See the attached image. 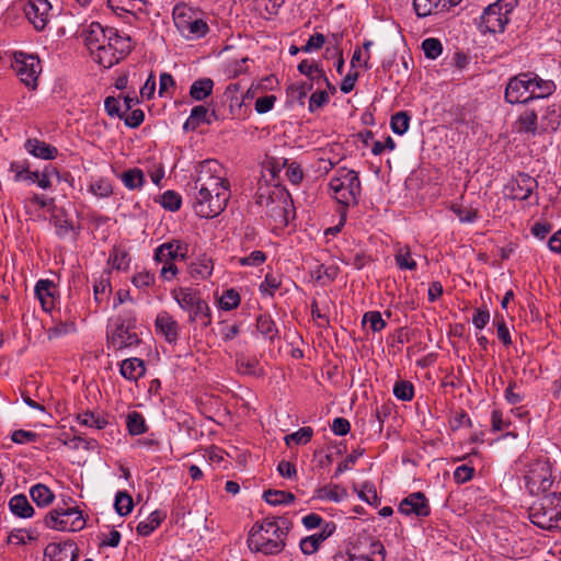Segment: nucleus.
Wrapping results in <instances>:
<instances>
[{"label":"nucleus","mask_w":561,"mask_h":561,"mask_svg":"<svg viewBox=\"0 0 561 561\" xmlns=\"http://www.w3.org/2000/svg\"><path fill=\"white\" fill-rule=\"evenodd\" d=\"M256 203L274 220L280 224L287 222L288 208L291 204L290 195L287 191L277 186L260 187L256 194Z\"/></svg>","instance_id":"obj_4"},{"label":"nucleus","mask_w":561,"mask_h":561,"mask_svg":"<svg viewBox=\"0 0 561 561\" xmlns=\"http://www.w3.org/2000/svg\"><path fill=\"white\" fill-rule=\"evenodd\" d=\"M237 369L242 375L248 376H259L261 375V369L259 365V360L256 358H249L245 356H240L237 358Z\"/></svg>","instance_id":"obj_42"},{"label":"nucleus","mask_w":561,"mask_h":561,"mask_svg":"<svg viewBox=\"0 0 561 561\" xmlns=\"http://www.w3.org/2000/svg\"><path fill=\"white\" fill-rule=\"evenodd\" d=\"M312 436V427L305 426L291 434L286 435L284 440L287 446H290L291 443H295L296 445H306L311 440Z\"/></svg>","instance_id":"obj_45"},{"label":"nucleus","mask_w":561,"mask_h":561,"mask_svg":"<svg viewBox=\"0 0 561 561\" xmlns=\"http://www.w3.org/2000/svg\"><path fill=\"white\" fill-rule=\"evenodd\" d=\"M131 282L137 288L146 289L153 285L154 275L147 271L139 272L133 277Z\"/></svg>","instance_id":"obj_62"},{"label":"nucleus","mask_w":561,"mask_h":561,"mask_svg":"<svg viewBox=\"0 0 561 561\" xmlns=\"http://www.w3.org/2000/svg\"><path fill=\"white\" fill-rule=\"evenodd\" d=\"M346 492L343 489H340L339 485L333 486H323L318 490V497L321 500L340 502Z\"/></svg>","instance_id":"obj_55"},{"label":"nucleus","mask_w":561,"mask_h":561,"mask_svg":"<svg viewBox=\"0 0 561 561\" xmlns=\"http://www.w3.org/2000/svg\"><path fill=\"white\" fill-rule=\"evenodd\" d=\"M21 8L36 31L42 32L46 28L53 15L48 0H27L21 3Z\"/></svg>","instance_id":"obj_13"},{"label":"nucleus","mask_w":561,"mask_h":561,"mask_svg":"<svg viewBox=\"0 0 561 561\" xmlns=\"http://www.w3.org/2000/svg\"><path fill=\"white\" fill-rule=\"evenodd\" d=\"M256 328L265 337L273 340L277 334L275 322L268 314H260L256 318Z\"/></svg>","instance_id":"obj_49"},{"label":"nucleus","mask_w":561,"mask_h":561,"mask_svg":"<svg viewBox=\"0 0 561 561\" xmlns=\"http://www.w3.org/2000/svg\"><path fill=\"white\" fill-rule=\"evenodd\" d=\"M129 255L128 252L121 248V247H114L108 255V264L115 270H127L129 266Z\"/></svg>","instance_id":"obj_38"},{"label":"nucleus","mask_w":561,"mask_h":561,"mask_svg":"<svg viewBox=\"0 0 561 561\" xmlns=\"http://www.w3.org/2000/svg\"><path fill=\"white\" fill-rule=\"evenodd\" d=\"M121 375L130 381H137L146 373L145 362L137 357L126 358L119 368Z\"/></svg>","instance_id":"obj_28"},{"label":"nucleus","mask_w":561,"mask_h":561,"mask_svg":"<svg viewBox=\"0 0 561 561\" xmlns=\"http://www.w3.org/2000/svg\"><path fill=\"white\" fill-rule=\"evenodd\" d=\"M515 128L518 134H525L531 137L540 135L538 112L535 108H526L523 111L515 123Z\"/></svg>","instance_id":"obj_23"},{"label":"nucleus","mask_w":561,"mask_h":561,"mask_svg":"<svg viewBox=\"0 0 561 561\" xmlns=\"http://www.w3.org/2000/svg\"><path fill=\"white\" fill-rule=\"evenodd\" d=\"M175 81L173 77L168 72H162L159 78V95L160 96H172L174 90Z\"/></svg>","instance_id":"obj_57"},{"label":"nucleus","mask_w":561,"mask_h":561,"mask_svg":"<svg viewBox=\"0 0 561 561\" xmlns=\"http://www.w3.org/2000/svg\"><path fill=\"white\" fill-rule=\"evenodd\" d=\"M392 391L393 396L401 401H411L414 398V386L409 380H397Z\"/></svg>","instance_id":"obj_44"},{"label":"nucleus","mask_w":561,"mask_h":561,"mask_svg":"<svg viewBox=\"0 0 561 561\" xmlns=\"http://www.w3.org/2000/svg\"><path fill=\"white\" fill-rule=\"evenodd\" d=\"M461 0H413V7L419 18H426L448 11Z\"/></svg>","instance_id":"obj_20"},{"label":"nucleus","mask_w":561,"mask_h":561,"mask_svg":"<svg viewBox=\"0 0 561 561\" xmlns=\"http://www.w3.org/2000/svg\"><path fill=\"white\" fill-rule=\"evenodd\" d=\"M115 510L118 515L126 516L133 510V499L127 492H117L114 503Z\"/></svg>","instance_id":"obj_51"},{"label":"nucleus","mask_w":561,"mask_h":561,"mask_svg":"<svg viewBox=\"0 0 561 561\" xmlns=\"http://www.w3.org/2000/svg\"><path fill=\"white\" fill-rule=\"evenodd\" d=\"M329 102V94L327 91H316L309 99V111L316 112Z\"/></svg>","instance_id":"obj_60"},{"label":"nucleus","mask_w":561,"mask_h":561,"mask_svg":"<svg viewBox=\"0 0 561 561\" xmlns=\"http://www.w3.org/2000/svg\"><path fill=\"white\" fill-rule=\"evenodd\" d=\"M54 283L49 279H39L35 285V296L42 304V307L47 310L53 307L54 304Z\"/></svg>","instance_id":"obj_32"},{"label":"nucleus","mask_w":561,"mask_h":561,"mask_svg":"<svg viewBox=\"0 0 561 561\" xmlns=\"http://www.w3.org/2000/svg\"><path fill=\"white\" fill-rule=\"evenodd\" d=\"M214 89V81L210 78H202L193 82L190 88V95L195 101H203L209 96Z\"/></svg>","instance_id":"obj_35"},{"label":"nucleus","mask_w":561,"mask_h":561,"mask_svg":"<svg viewBox=\"0 0 561 561\" xmlns=\"http://www.w3.org/2000/svg\"><path fill=\"white\" fill-rule=\"evenodd\" d=\"M336 526L334 523H327L319 534L306 537L300 540V549L305 554H312L318 549L321 542L329 538L335 530Z\"/></svg>","instance_id":"obj_24"},{"label":"nucleus","mask_w":561,"mask_h":561,"mask_svg":"<svg viewBox=\"0 0 561 561\" xmlns=\"http://www.w3.org/2000/svg\"><path fill=\"white\" fill-rule=\"evenodd\" d=\"M179 8L174 10V23L183 36L190 39L204 37L208 32L207 23L202 19H191L185 13H178Z\"/></svg>","instance_id":"obj_15"},{"label":"nucleus","mask_w":561,"mask_h":561,"mask_svg":"<svg viewBox=\"0 0 561 561\" xmlns=\"http://www.w3.org/2000/svg\"><path fill=\"white\" fill-rule=\"evenodd\" d=\"M410 126V116L407 112L401 111L391 116L390 127L397 135H404Z\"/></svg>","instance_id":"obj_48"},{"label":"nucleus","mask_w":561,"mask_h":561,"mask_svg":"<svg viewBox=\"0 0 561 561\" xmlns=\"http://www.w3.org/2000/svg\"><path fill=\"white\" fill-rule=\"evenodd\" d=\"M474 473V468L468 465H461L457 467L454 471V480L457 483H466L472 479Z\"/></svg>","instance_id":"obj_64"},{"label":"nucleus","mask_w":561,"mask_h":561,"mask_svg":"<svg viewBox=\"0 0 561 561\" xmlns=\"http://www.w3.org/2000/svg\"><path fill=\"white\" fill-rule=\"evenodd\" d=\"M194 190L193 208L197 216L214 218L225 210L230 188L224 168L217 160L208 159L198 164Z\"/></svg>","instance_id":"obj_1"},{"label":"nucleus","mask_w":561,"mask_h":561,"mask_svg":"<svg viewBox=\"0 0 561 561\" xmlns=\"http://www.w3.org/2000/svg\"><path fill=\"white\" fill-rule=\"evenodd\" d=\"M538 182L527 173H518L504 187V194L512 199L526 201L537 190Z\"/></svg>","instance_id":"obj_14"},{"label":"nucleus","mask_w":561,"mask_h":561,"mask_svg":"<svg viewBox=\"0 0 561 561\" xmlns=\"http://www.w3.org/2000/svg\"><path fill=\"white\" fill-rule=\"evenodd\" d=\"M276 102V96L273 94L257 98L254 104V108L259 114H265L270 112Z\"/></svg>","instance_id":"obj_61"},{"label":"nucleus","mask_w":561,"mask_h":561,"mask_svg":"<svg viewBox=\"0 0 561 561\" xmlns=\"http://www.w3.org/2000/svg\"><path fill=\"white\" fill-rule=\"evenodd\" d=\"M9 510L14 516L19 518H30L35 513L27 497L23 494H18L10 499Z\"/></svg>","instance_id":"obj_30"},{"label":"nucleus","mask_w":561,"mask_h":561,"mask_svg":"<svg viewBox=\"0 0 561 561\" xmlns=\"http://www.w3.org/2000/svg\"><path fill=\"white\" fill-rule=\"evenodd\" d=\"M121 180L128 190H137L144 185L145 175L140 169L134 168L123 172Z\"/></svg>","instance_id":"obj_37"},{"label":"nucleus","mask_w":561,"mask_h":561,"mask_svg":"<svg viewBox=\"0 0 561 561\" xmlns=\"http://www.w3.org/2000/svg\"><path fill=\"white\" fill-rule=\"evenodd\" d=\"M164 518L165 514L163 512L158 510L151 512L145 520L139 522L137 525V534L144 537L151 535Z\"/></svg>","instance_id":"obj_33"},{"label":"nucleus","mask_w":561,"mask_h":561,"mask_svg":"<svg viewBox=\"0 0 561 561\" xmlns=\"http://www.w3.org/2000/svg\"><path fill=\"white\" fill-rule=\"evenodd\" d=\"M44 556L47 561H77L79 550L72 541L49 543L45 548Z\"/></svg>","instance_id":"obj_19"},{"label":"nucleus","mask_w":561,"mask_h":561,"mask_svg":"<svg viewBox=\"0 0 561 561\" xmlns=\"http://www.w3.org/2000/svg\"><path fill=\"white\" fill-rule=\"evenodd\" d=\"M160 204L167 210L176 211L181 207L182 198L174 191H165L160 197Z\"/></svg>","instance_id":"obj_53"},{"label":"nucleus","mask_w":561,"mask_h":561,"mask_svg":"<svg viewBox=\"0 0 561 561\" xmlns=\"http://www.w3.org/2000/svg\"><path fill=\"white\" fill-rule=\"evenodd\" d=\"M46 527L60 531H78L84 525L82 512L78 507H57L45 515Z\"/></svg>","instance_id":"obj_11"},{"label":"nucleus","mask_w":561,"mask_h":561,"mask_svg":"<svg viewBox=\"0 0 561 561\" xmlns=\"http://www.w3.org/2000/svg\"><path fill=\"white\" fill-rule=\"evenodd\" d=\"M10 58V67L27 89L34 91L38 87V77L42 72V64L38 56L24 51H7Z\"/></svg>","instance_id":"obj_5"},{"label":"nucleus","mask_w":561,"mask_h":561,"mask_svg":"<svg viewBox=\"0 0 561 561\" xmlns=\"http://www.w3.org/2000/svg\"><path fill=\"white\" fill-rule=\"evenodd\" d=\"M534 72H522L511 78L506 84L504 98L511 104L526 103L534 100Z\"/></svg>","instance_id":"obj_12"},{"label":"nucleus","mask_w":561,"mask_h":561,"mask_svg":"<svg viewBox=\"0 0 561 561\" xmlns=\"http://www.w3.org/2000/svg\"><path fill=\"white\" fill-rule=\"evenodd\" d=\"M126 426L130 435H140L147 431L144 416L135 411L127 415Z\"/></svg>","instance_id":"obj_47"},{"label":"nucleus","mask_w":561,"mask_h":561,"mask_svg":"<svg viewBox=\"0 0 561 561\" xmlns=\"http://www.w3.org/2000/svg\"><path fill=\"white\" fill-rule=\"evenodd\" d=\"M25 149L32 156L45 160H53L58 154V150L56 147L46 144L45 141L38 140L36 138L26 140Z\"/></svg>","instance_id":"obj_27"},{"label":"nucleus","mask_w":561,"mask_h":561,"mask_svg":"<svg viewBox=\"0 0 561 561\" xmlns=\"http://www.w3.org/2000/svg\"><path fill=\"white\" fill-rule=\"evenodd\" d=\"M214 270V263L207 255H201L196 257L190 265V274L194 278L206 279L208 278Z\"/></svg>","instance_id":"obj_31"},{"label":"nucleus","mask_w":561,"mask_h":561,"mask_svg":"<svg viewBox=\"0 0 561 561\" xmlns=\"http://www.w3.org/2000/svg\"><path fill=\"white\" fill-rule=\"evenodd\" d=\"M89 192L96 197L106 198L113 194V186L108 179L100 178L90 183Z\"/></svg>","instance_id":"obj_43"},{"label":"nucleus","mask_w":561,"mask_h":561,"mask_svg":"<svg viewBox=\"0 0 561 561\" xmlns=\"http://www.w3.org/2000/svg\"><path fill=\"white\" fill-rule=\"evenodd\" d=\"M110 27H103L100 23H92L90 26L89 34L87 36V44L95 60V54L98 46L105 45Z\"/></svg>","instance_id":"obj_29"},{"label":"nucleus","mask_w":561,"mask_h":561,"mask_svg":"<svg viewBox=\"0 0 561 561\" xmlns=\"http://www.w3.org/2000/svg\"><path fill=\"white\" fill-rule=\"evenodd\" d=\"M154 325L157 333L162 335L168 343H176L180 325L168 311H161L157 314Z\"/></svg>","instance_id":"obj_21"},{"label":"nucleus","mask_w":561,"mask_h":561,"mask_svg":"<svg viewBox=\"0 0 561 561\" xmlns=\"http://www.w3.org/2000/svg\"><path fill=\"white\" fill-rule=\"evenodd\" d=\"M528 515L530 522L541 529L561 527V492L542 494L530 505Z\"/></svg>","instance_id":"obj_3"},{"label":"nucleus","mask_w":561,"mask_h":561,"mask_svg":"<svg viewBox=\"0 0 561 561\" xmlns=\"http://www.w3.org/2000/svg\"><path fill=\"white\" fill-rule=\"evenodd\" d=\"M516 4L517 0H497L489 4L480 16L479 30L484 34L503 33Z\"/></svg>","instance_id":"obj_6"},{"label":"nucleus","mask_w":561,"mask_h":561,"mask_svg":"<svg viewBox=\"0 0 561 561\" xmlns=\"http://www.w3.org/2000/svg\"><path fill=\"white\" fill-rule=\"evenodd\" d=\"M240 304V295L234 289H228L224 291L222 296L219 299V307L222 310H232L236 309Z\"/></svg>","instance_id":"obj_54"},{"label":"nucleus","mask_w":561,"mask_h":561,"mask_svg":"<svg viewBox=\"0 0 561 561\" xmlns=\"http://www.w3.org/2000/svg\"><path fill=\"white\" fill-rule=\"evenodd\" d=\"M280 287V280L273 274H266L264 280L260 285L263 294L273 295Z\"/></svg>","instance_id":"obj_63"},{"label":"nucleus","mask_w":561,"mask_h":561,"mask_svg":"<svg viewBox=\"0 0 561 561\" xmlns=\"http://www.w3.org/2000/svg\"><path fill=\"white\" fill-rule=\"evenodd\" d=\"M125 122V125L130 128H137L140 126L145 119V113L140 108L130 110V113L124 112V117L122 118Z\"/></svg>","instance_id":"obj_59"},{"label":"nucleus","mask_w":561,"mask_h":561,"mask_svg":"<svg viewBox=\"0 0 561 561\" xmlns=\"http://www.w3.org/2000/svg\"><path fill=\"white\" fill-rule=\"evenodd\" d=\"M298 70L304 76L308 77L311 81L319 84L320 82H324L328 89L332 92H335V87L329 81L325 72L320 67L318 62L309 61L308 59L302 60L298 65Z\"/></svg>","instance_id":"obj_25"},{"label":"nucleus","mask_w":561,"mask_h":561,"mask_svg":"<svg viewBox=\"0 0 561 561\" xmlns=\"http://www.w3.org/2000/svg\"><path fill=\"white\" fill-rule=\"evenodd\" d=\"M364 323H369L374 332H379L386 327V321L382 319L379 311H368L363 317Z\"/></svg>","instance_id":"obj_56"},{"label":"nucleus","mask_w":561,"mask_h":561,"mask_svg":"<svg viewBox=\"0 0 561 561\" xmlns=\"http://www.w3.org/2000/svg\"><path fill=\"white\" fill-rule=\"evenodd\" d=\"M451 210L458 216L460 222L472 224L478 218V210L473 208H463L461 206L454 205Z\"/></svg>","instance_id":"obj_58"},{"label":"nucleus","mask_w":561,"mask_h":561,"mask_svg":"<svg viewBox=\"0 0 561 561\" xmlns=\"http://www.w3.org/2000/svg\"><path fill=\"white\" fill-rule=\"evenodd\" d=\"M534 88V99H545L556 91V84L552 80L541 79L535 73V80H531Z\"/></svg>","instance_id":"obj_39"},{"label":"nucleus","mask_w":561,"mask_h":561,"mask_svg":"<svg viewBox=\"0 0 561 561\" xmlns=\"http://www.w3.org/2000/svg\"><path fill=\"white\" fill-rule=\"evenodd\" d=\"M30 495L32 500L42 507L48 506L55 497L53 491L42 483L33 485L30 490Z\"/></svg>","instance_id":"obj_36"},{"label":"nucleus","mask_w":561,"mask_h":561,"mask_svg":"<svg viewBox=\"0 0 561 561\" xmlns=\"http://www.w3.org/2000/svg\"><path fill=\"white\" fill-rule=\"evenodd\" d=\"M398 511L405 516L426 517L431 514V507L427 497L423 492H413L404 497L398 507Z\"/></svg>","instance_id":"obj_17"},{"label":"nucleus","mask_w":561,"mask_h":561,"mask_svg":"<svg viewBox=\"0 0 561 561\" xmlns=\"http://www.w3.org/2000/svg\"><path fill=\"white\" fill-rule=\"evenodd\" d=\"M538 112L540 114L539 126L541 134L546 131H554L558 129L561 115L554 104L541 107Z\"/></svg>","instance_id":"obj_26"},{"label":"nucleus","mask_w":561,"mask_h":561,"mask_svg":"<svg viewBox=\"0 0 561 561\" xmlns=\"http://www.w3.org/2000/svg\"><path fill=\"white\" fill-rule=\"evenodd\" d=\"M140 342L137 333L130 331V325L124 322L116 325L115 330L108 337V343L114 350H122L138 345Z\"/></svg>","instance_id":"obj_22"},{"label":"nucleus","mask_w":561,"mask_h":561,"mask_svg":"<svg viewBox=\"0 0 561 561\" xmlns=\"http://www.w3.org/2000/svg\"><path fill=\"white\" fill-rule=\"evenodd\" d=\"M77 420L80 424L84 426H89L96 430H102L106 426L107 421L104 416L100 414H95L93 412L87 411L77 416Z\"/></svg>","instance_id":"obj_46"},{"label":"nucleus","mask_w":561,"mask_h":561,"mask_svg":"<svg viewBox=\"0 0 561 561\" xmlns=\"http://www.w3.org/2000/svg\"><path fill=\"white\" fill-rule=\"evenodd\" d=\"M188 244L173 239L160 244L154 251V260L160 263L184 261L187 257Z\"/></svg>","instance_id":"obj_18"},{"label":"nucleus","mask_w":561,"mask_h":561,"mask_svg":"<svg viewBox=\"0 0 561 561\" xmlns=\"http://www.w3.org/2000/svg\"><path fill=\"white\" fill-rule=\"evenodd\" d=\"M312 89V83L301 82L295 83L287 88V96L295 102L304 104V101L309 91Z\"/></svg>","instance_id":"obj_50"},{"label":"nucleus","mask_w":561,"mask_h":561,"mask_svg":"<svg viewBox=\"0 0 561 561\" xmlns=\"http://www.w3.org/2000/svg\"><path fill=\"white\" fill-rule=\"evenodd\" d=\"M394 261L400 270L415 271L417 267L416 262L411 256L409 247H400L394 254Z\"/></svg>","instance_id":"obj_41"},{"label":"nucleus","mask_w":561,"mask_h":561,"mask_svg":"<svg viewBox=\"0 0 561 561\" xmlns=\"http://www.w3.org/2000/svg\"><path fill=\"white\" fill-rule=\"evenodd\" d=\"M290 527L287 518L266 517L262 522H256L249 531L248 547L254 553L278 554L286 546Z\"/></svg>","instance_id":"obj_2"},{"label":"nucleus","mask_w":561,"mask_h":561,"mask_svg":"<svg viewBox=\"0 0 561 561\" xmlns=\"http://www.w3.org/2000/svg\"><path fill=\"white\" fill-rule=\"evenodd\" d=\"M553 481L552 466L547 457H541L533 461L525 474L526 488L529 493L534 495L548 492Z\"/></svg>","instance_id":"obj_10"},{"label":"nucleus","mask_w":561,"mask_h":561,"mask_svg":"<svg viewBox=\"0 0 561 561\" xmlns=\"http://www.w3.org/2000/svg\"><path fill=\"white\" fill-rule=\"evenodd\" d=\"M180 308L188 313V322H199L206 328L211 323V312L206 300L192 288H180L173 293Z\"/></svg>","instance_id":"obj_8"},{"label":"nucleus","mask_w":561,"mask_h":561,"mask_svg":"<svg viewBox=\"0 0 561 561\" xmlns=\"http://www.w3.org/2000/svg\"><path fill=\"white\" fill-rule=\"evenodd\" d=\"M329 186L340 204L348 206L357 203V197L360 194V181L356 171L340 168L336 175L331 179Z\"/></svg>","instance_id":"obj_9"},{"label":"nucleus","mask_w":561,"mask_h":561,"mask_svg":"<svg viewBox=\"0 0 561 561\" xmlns=\"http://www.w3.org/2000/svg\"><path fill=\"white\" fill-rule=\"evenodd\" d=\"M263 499L271 505L290 504L295 500L291 492L270 489L263 493Z\"/></svg>","instance_id":"obj_40"},{"label":"nucleus","mask_w":561,"mask_h":561,"mask_svg":"<svg viewBox=\"0 0 561 561\" xmlns=\"http://www.w3.org/2000/svg\"><path fill=\"white\" fill-rule=\"evenodd\" d=\"M202 124H210V119L208 118V110L203 105H196L192 108L183 128L185 130H195Z\"/></svg>","instance_id":"obj_34"},{"label":"nucleus","mask_w":561,"mask_h":561,"mask_svg":"<svg viewBox=\"0 0 561 561\" xmlns=\"http://www.w3.org/2000/svg\"><path fill=\"white\" fill-rule=\"evenodd\" d=\"M422 49L428 59H436L443 53V45L438 38L428 37L422 42Z\"/></svg>","instance_id":"obj_52"},{"label":"nucleus","mask_w":561,"mask_h":561,"mask_svg":"<svg viewBox=\"0 0 561 561\" xmlns=\"http://www.w3.org/2000/svg\"><path fill=\"white\" fill-rule=\"evenodd\" d=\"M386 549L381 541L370 540L369 551L362 552L358 547H352L346 554H337L334 561H385Z\"/></svg>","instance_id":"obj_16"},{"label":"nucleus","mask_w":561,"mask_h":561,"mask_svg":"<svg viewBox=\"0 0 561 561\" xmlns=\"http://www.w3.org/2000/svg\"><path fill=\"white\" fill-rule=\"evenodd\" d=\"M107 42L98 46L95 60L104 68H111L124 59L131 50L130 37L121 35L116 28H108Z\"/></svg>","instance_id":"obj_7"}]
</instances>
